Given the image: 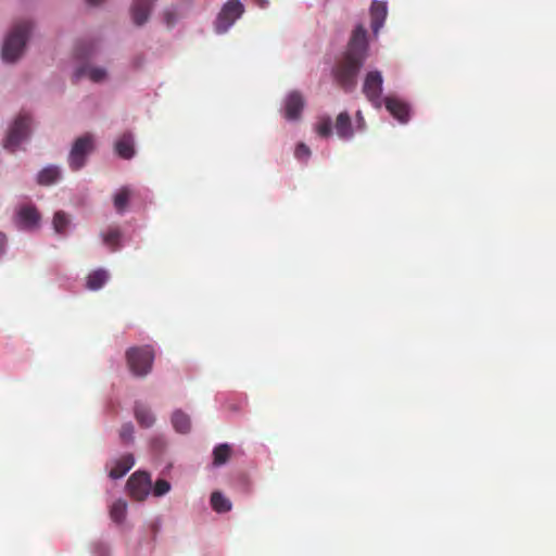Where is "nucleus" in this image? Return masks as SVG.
Returning a JSON list of instances; mask_svg holds the SVG:
<instances>
[{
    "label": "nucleus",
    "mask_w": 556,
    "mask_h": 556,
    "mask_svg": "<svg viewBox=\"0 0 556 556\" xmlns=\"http://www.w3.org/2000/svg\"><path fill=\"white\" fill-rule=\"evenodd\" d=\"M387 14V3L374 0L370 7L371 29L374 34H378L380 28L383 26Z\"/></svg>",
    "instance_id": "ddd939ff"
},
{
    "label": "nucleus",
    "mask_w": 556,
    "mask_h": 556,
    "mask_svg": "<svg viewBox=\"0 0 556 556\" xmlns=\"http://www.w3.org/2000/svg\"><path fill=\"white\" fill-rule=\"evenodd\" d=\"M211 505L217 513H227L231 509L230 501L218 491L212 493Z\"/></svg>",
    "instance_id": "393cba45"
},
{
    "label": "nucleus",
    "mask_w": 556,
    "mask_h": 556,
    "mask_svg": "<svg viewBox=\"0 0 556 556\" xmlns=\"http://www.w3.org/2000/svg\"><path fill=\"white\" fill-rule=\"evenodd\" d=\"M61 176L59 167L49 165L41 169L37 176V182L41 186H50L55 184Z\"/></svg>",
    "instance_id": "aec40b11"
},
{
    "label": "nucleus",
    "mask_w": 556,
    "mask_h": 556,
    "mask_svg": "<svg viewBox=\"0 0 556 556\" xmlns=\"http://www.w3.org/2000/svg\"><path fill=\"white\" fill-rule=\"evenodd\" d=\"M103 243L113 252L121 248L122 230L114 226L101 233Z\"/></svg>",
    "instance_id": "6ab92c4d"
},
{
    "label": "nucleus",
    "mask_w": 556,
    "mask_h": 556,
    "mask_svg": "<svg viewBox=\"0 0 556 556\" xmlns=\"http://www.w3.org/2000/svg\"><path fill=\"white\" fill-rule=\"evenodd\" d=\"M135 465L132 454H125L112 463L109 471V477L112 479H119L124 477Z\"/></svg>",
    "instance_id": "f8f14e48"
},
{
    "label": "nucleus",
    "mask_w": 556,
    "mask_h": 556,
    "mask_svg": "<svg viewBox=\"0 0 556 556\" xmlns=\"http://www.w3.org/2000/svg\"><path fill=\"white\" fill-rule=\"evenodd\" d=\"M304 105L303 96L296 90L291 91L285 99L283 116L288 121H298L301 117Z\"/></svg>",
    "instance_id": "9d476101"
},
{
    "label": "nucleus",
    "mask_w": 556,
    "mask_h": 556,
    "mask_svg": "<svg viewBox=\"0 0 556 556\" xmlns=\"http://www.w3.org/2000/svg\"><path fill=\"white\" fill-rule=\"evenodd\" d=\"M94 150L93 136L85 134L78 137L70 151L68 165L73 170H78L85 166L87 156Z\"/></svg>",
    "instance_id": "20e7f679"
},
{
    "label": "nucleus",
    "mask_w": 556,
    "mask_h": 556,
    "mask_svg": "<svg viewBox=\"0 0 556 556\" xmlns=\"http://www.w3.org/2000/svg\"><path fill=\"white\" fill-rule=\"evenodd\" d=\"M367 31L358 25L352 34L348 50L333 68L337 84L346 92L355 89L357 75L367 56Z\"/></svg>",
    "instance_id": "f257e3e1"
},
{
    "label": "nucleus",
    "mask_w": 556,
    "mask_h": 556,
    "mask_svg": "<svg viewBox=\"0 0 556 556\" xmlns=\"http://www.w3.org/2000/svg\"><path fill=\"white\" fill-rule=\"evenodd\" d=\"M115 152L125 160H129L135 155L134 137L130 132H125L117 139Z\"/></svg>",
    "instance_id": "2eb2a0df"
},
{
    "label": "nucleus",
    "mask_w": 556,
    "mask_h": 556,
    "mask_svg": "<svg viewBox=\"0 0 556 556\" xmlns=\"http://www.w3.org/2000/svg\"><path fill=\"white\" fill-rule=\"evenodd\" d=\"M127 511V503L124 500L115 501L110 509V516L115 522H122Z\"/></svg>",
    "instance_id": "a878e982"
},
{
    "label": "nucleus",
    "mask_w": 556,
    "mask_h": 556,
    "mask_svg": "<svg viewBox=\"0 0 556 556\" xmlns=\"http://www.w3.org/2000/svg\"><path fill=\"white\" fill-rule=\"evenodd\" d=\"M382 85L383 77L379 71H370L366 74L363 84V93L367 100L377 109H380L382 105Z\"/></svg>",
    "instance_id": "6e6552de"
},
{
    "label": "nucleus",
    "mask_w": 556,
    "mask_h": 556,
    "mask_svg": "<svg viewBox=\"0 0 556 556\" xmlns=\"http://www.w3.org/2000/svg\"><path fill=\"white\" fill-rule=\"evenodd\" d=\"M172 424L176 431L187 433L191 429L190 417L182 410H175L172 416Z\"/></svg>",
    "instance_id": "5701e85b"
},
{
    "label": "nucleus",
    "mask_w": 556,
    "mask_h": 556,
    "mask_svg": "<svg viewBox=\"0 0 556 556\" xmlns=\"http://www.w3.org/2000/svg\"><path fill=\"white\" fill-rule=\"evenodd\" d=\"M231 455L230 445L224 443L215 446L213 451V464L214 466H222L228 462Z\"/></svg>",
    "instance_id": "b1692460"
},
{
    "label": "nucleus",
    "mask_w": 556,
    "mask_h": 556,
    "mask_svg": "<svg viewBox=\"0 0 556 556\" xmlns=\"http://www.w3.org/2000/svg\"><path fill=\"white\" fill-rule=\"evenodd\" d=\"M154 496L160 497L170 491V483L165 479H157L151 489Z\"/></svg>",
    "instance_id": "c85d7f7f"
},
{
    "label": "nucleus",
    "mask_w": 556,
    "mask_h": 556,
    "mask_svg": "<svg viewBox=\"0 0 556 556\" xmlns=\"http://www.w3.org/2000/svg\"><path fill=\"white\" fill-rule=\"evenodd\" d=\"M127 491L131 498L142 502L151 492L152 481L149 472L143 470L135 471L127 481Z\"/></svg>",
    "instance_id": "0eeeda50"
},
{
    "label": "nucleus",
    "mask_w": 556,
    "mask_h": 556,
    "mask_svg": "<svg viewBox=\"0 0 556 556\" xmlns=\"http://www.w3.org/2000/svg\"><path fill=\"white\" fill-rule=\"evenodd\" d=\"M154 0H135L131 7V17L137 26L143 25L151 13Z\"/></svg>",
    "instance_id": "9b49d317"
},
{
    "label": "nucleus",
    "mask_w": 556,
    "mask_h": 556,
    "mask_svg": "<svg viewBox=\"0 0 556 556\" xmlns=\"http://www.w3.org/2000/svg\"><path fill=\"white\" fill-rule=\"evenodd\" d=\"M89 4L91 5H98L100 4L103 0H87Z\"/></svg>",
    "instance_id": "72a5a7b5"
},
{
    "label": "nucleus",
    "mask_w": 556,
    "mask_h": 556,
    "mask_svg": "<svg viewBox=\"0 0 556 556\" xmlns=\"http://www.w3.org/2000/svg\"><path fill=\"white\" fill-rule=\"evenodd\" d=\"M129 370L136 377H146L152 369L154 350L151 345L132 346L126 351Z\"/></svg>",
    "instance_id": "7ed1b4c3"
},
{
    "label": "nucleus",
    "mask_w": 556,
    "mask_h": 556,
    "mask_svg": "<svg viewBox=\"0 0 556 556\" xmlns=\"http://www.w3.org/2000/svg\"><path fill=\"white\" fill-rule=\"evenodd\" d=\"M244 7L240 0H228L222 8L215 21V30L218 34L226 33L235 22L241 17Z\"/></svg>",
    "instance_id": "39448f33"
},
{
    "label": "nucleus",
    "mask_w": 556,
    "mask_h": 556,
    "mask_svg": "<svg viewBox=\"0 0 556 556\" xmlns=\"http://www.w3.org/2000/svg\"><path fill=\"white\" fill-rule=\"evenodd\" d=\"M294 155L298 160L306 161L311 155V150L306 144L299 143L295 148Z\"/></svg>",
    "instance_id": "7c9ffc66"
},
{
    "label": "nucleus",
    "mask_w": 556,
    "mask_h": 556,
    "mask_svg": "<svg viewBox=\"0 0 556 556\" xmlns=\"http://www.w3.org/2000/svg\"><path fill=\"white\" fill-rule=\"evenodd\" d=\"M109 277V273L103 268L92 270L86 278V287L91 291H97L108 282Z\"/></svg>",
    "instance_id": "f3484780"
},
{
    "label": "nucleus",
    "mask_w": 556,
    "mask_h": 556,
    "mask_svg": "<svg viewBox=\"0 0 556 556\" xmlns=\"http://www.w3.org/2000/svg\"><path fill=\"white\" fill-rule=\"evenodd\" d=\"M334 129L339 138L349 140L353 137L354 130L348 112H341L336 119Z\"/></svg>",
    "instance_id": "dca6fc26"
},
{
    "label": "nucleus",
    "mask_w": 556,
    "mask_h": 556,
    "mask_svg": "<svg viewBox=\"0 0 556 556\" xmlns=\"http://www.w3.org/2000/svg\"><path fill=\"white\" fill-rule=\"evenodd\" d=\"M357 117L362 118L361 112H357Z\"/></svg>",
    "instance_id": "f704fd0d"
},
{
    "label": "nucleus",
    "mask_w": 556,
    "mask_h": 556,
    "mask_svg": "<svg viewBox=\"0 0 556 556\" xmlns=\"http://www.w3.org/2000/svg\"><path fill=\"white\" fill-rule=\"evenodd\" d=\"M83 76H87L93 83H100L106 78V71L102 67L84 65L75 73L76 79H79Z\"/></svg>",
    "instance_id": "a211bd4d"
},
{
    "label": "nucleus",
    "mask_w": 556,
    "mask_h": 556,
    "mask_svg": "<svg viewBox=\"0 0 556 556\" xmlns=\"http://www.w3.org/2000/svg\"><path fill=\"white\" fill-rule=\"evenodd\" d=\"M40 218V213L33 204H23L16 210L15 223L21 229H35L38 226Z\"/></svg>",
    "instance_id": "1a4fd4ad"
},
{
    "label": "nucleus",
    "mask_w": 556,
    "mask_h": 556,
    "mask_svg": "<svg viewBox=\"0 0 556 556\" xmlns=\"http://www.w3.org/2000/svg\"><path fill=\"white\" fill-rule=\"evenodd\" d=\"M315 130L323 138L330 137L332 134V121H331L330 116L319 117V119L315 126Z\"/></svg>",
    "instance_id": "cd10ccee"
},
{
    "label": "nucleus",
    "mask_w": 556,
    "mask_h": 556,
    "mask_svg": "<svg viewBox=\"0 0 556 556\" xmlns=\"http://www.w3.org/2000/svg\"><path fill=\"white\" fill-rule=\"evenodd\" d=\"M31 27L29 21H21L13 26L2 47L4 62L13 63L22 55Z\"/></svg>",
    "instance_id": "f03ea898"
},
{
    "label": "nucleus",
    "mask_w": 556,
    "mask_h": 556,
    "mask_svg": "<svg viewBox=\"0 0 556 556\" xmlns=\"http://www.w3.org/2000/svg\"><path fill=\"white\" fill-rule=\"evenodd\" d=\"M384 104L387 110L401 123H406L408 121L409 109L406 103L396 98L387 97L384 99Z\"/></svg>",
    "instance_id": "4468645a"
},
{
    "label": "nucleus",
    "mask_w": 556,
    "mask_h": 556,
    "mask_svg": "<svg viewBox=\"0 0 556 556\" xmlns=\"http://www.w3.org/2000/svg\"><path fill=\"white\" fill-rule=\"evenodd\" d=\"M5 243H7V237L4 233L0 232V256L3 254L4 252V247H5Z\"/></svg>",
    "instance_id": "473e14b6"
},
{
    "label": "nucleus",
    "mask_w": 556,
    "mask_h": 556,
    "mask_svg": "<svg viewBox=\"0 0 556 556\" xmlns=\"http://www.w3.org/2000/svg\"><path fill=\"white\" fill-rule=\"evenodd\" d=\"M135 417L138 424L144 428L151 427L155 421L150 408L141 403H136L135 405Z\"/></svg>",
    "instance_id": "412c9836"
},
{
    "label": "nucleus",
    "mask_w": 556,
    "mask_h": 556,
    "mask_svg": "<svg viewBox=\"0 0 556 556\" xmlns=\"http://www.w3.org/2000/svg\"><path fill=\"white\" fill-rule=\"evenodd\" d=\"M132 191L129 187H122L113 197V204L118 214H123L129 203Z\"/></svg>",
    "instance_id": "4be33fe9"
},
{
    "label": "nucleus",
    "mask_w": 556,
    "mask_h": 556,
    "mask_svg": "<svg viewBox=\"0 0 556 556\" xmlns=\"http://www.w3.org/2000/svg\"><path fill=\"white\" fill-rule=\"evenodd\" d=\"M31 119L27 114H20L9 128L4 140V148L14 151L18 144L27 138Z\"/></svg>",
    "instance_id": "423d86ee"
},
{
    "label": "nucleus",
    "mask_w": 556,
    "mask_h": 556,
    "mask_svg": "<svg viewBox=\"0 0 556 556\" xmlns=\"http://www.w3.org/2000/svg\"><path fill=\"white\" fill-rule=\"evenodd\" d=\"M119 438L125 444H129L134 440V426L130 422L124 424L119 430Z\"/></svg>",
    "instance_id": "c756f323"
},
{
    "label": "nucleus",
    "mask_w": 556,
    "mask_h": 556,
    "mask_svg": "<svg viewBox=\"0 0 556 556\" xmlns=\"http://www.w3.org/2000/svg\"><path fill=\"white\" fill-rule=\"evenodd\" d=\"M70 217L68 215L63 211H58L53 216V228L54 231L58 233H64L66 228L70 225Z\"/></svg>",
    "instance_id": "bb28decb"
},
{
    "label": "nucleus",
    "mask_w": 556,
    "mask_h": 556,
    "mask_svg": "<svg viewBox=\"0 0 556 556\" xmlns=\"http://www.w3.org/2000/svg\"><path fill=\"white\" fill-rule=\"evenodd\" d=\"M163 16H164V21L168 27H172L177 21V15L172 10H166L164 12Z\"/></svg>",
    "instance_id": "2f4dec72"
}]
</instances>
